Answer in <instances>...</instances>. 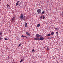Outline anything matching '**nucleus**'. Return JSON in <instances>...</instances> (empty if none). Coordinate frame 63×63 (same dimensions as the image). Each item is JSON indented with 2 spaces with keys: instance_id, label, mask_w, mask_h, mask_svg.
I'll return each mask as SVG.
<instances>
[{
  "instance_id": "obj_1",
  "label": "nucleus",
  "mask_w": 63,
  "mask_h": 63,
  "mask_svg": "<svg viewBox=\"0 0 63 63\" xmlns=\"http://www.w3.org/2000/svg\"><path fill=\"white\" fill-rule=\"evenodd\" d=\"M21 15L20 16V17L21 19H24L25 17V16H24L22 14H21Z\"/></svg>"
},
{
  "instance_id": "obj_2",
  "label": "nucleus",
  "mask_w": 63,
  "mask_h": 63,
  "mask_svg": "<svg viewBox=\"0 0 63 63\" xmlns=\"http://www.w3.org/2000/svg\"><path fill=\"white\" fill-rule=\"evenodd\" d=\"M44 39V38L42 35H41L40 38H39V40H43Z\"/></svg>"
},
{
  "instance_id": "obj_3",
  "label": "nucleus",
  "mask_w": 63,
  "mask_h": 63,
  "mask_svg": "<svg viewBox=\"0 0 63 63\" xmlns=\"http://www.w3.org/2000/svg\"><path fill=\"white\" fill-rule=\"evenodd\" d=\"M37 12L38 14H40V13H41V10L40 9H38L37 10Z\"/></svg>"
},
{
  "instance_id": "obj_4",
  "label": "nucleus",
  "mask_w": 63,
  "mask_h": 63,
  "mask_svg": "<svg viewBox=\"0 0 63 63\" xmlns=\"http://www.w3.org/2000/svg\"><path fill=\"white\" fill-rule=\"evenodd\" d=\"M36 38H40L41 35L39 34H36Z\"/></svg>"
},
{
  "instance_id": "obj_5",
  "label": "nucleus",
  "mask_w": 63,
  "mask_h": 63,
  "mask_svg": "<svg viewBox=\"0 0 63 63\" xmlns=\"http://www.w3.org/2000/svg\"><path fill=\"white\" fill-rule=\"evenodd\" d=\"M26 34L27 35H28L29 36H30V34L28 32H26Z\"/></svg>"
},
{
  "instance_id": "obj_6",
  "label": "nucleus",
  "mask_w": 63,
  "mask_h": 63,
  "mask_svg": "<svg viewBox=\"0 0 63 63\" xmlns=\"http://www.w3.org/2000/svg\"><path fill=\"white\" fill-rule=\"evenodd\" d=\"M34 40H39V38H36L34 39Z\"/></svg>"
},
{
  "instance_id": "obj_7",
  "label": "nucleus",
  "mask_w": 63,
  "mask_h": 63,
  "mask_svg": "<svg viewBox=\"0 0 63 63\" xmlns=\"http://www.w3.org/2000/svg\"><path fill=\"white\" fill-rule=\"evenodd\" d=\"M19 2V1H17V2H16V6H17L18 5V3Z\"/></svg>"
},
{
  "instance_id": "obj_8",
  "label": "nucleus",
  "mask_w": 63,
  "mask_h": 63,
  "mask_svg": "<svg viewBox=\"0 0 63 63\" xmlns=\"http://www.w3.org/2000/svg\"><path fill=\"white\" fill-rule=\"evenodd\" d=\"M40 24H38L36 26V27H40Z\"/></svg>"
},
{
  "instance_id": "obj_9",
  "label": "nucleus",
  "mask_w": 63,
  "mask_h": 63,
  "mask_svg": "<svg viewBox=\"0 0 63 63\" xmlns=\"http://www.w3.org/2000/svg\"><path fill=\"white\" fill-rule=\"evenodd\" d=\"M12 20L13 21H14V20H15V17H13V18L12 19Z\"/></svg>"
},
{
  "instance_id": "obj_10",
  "label": "nucleus",
  "mask_w": 63,
  "mask_h": 63,
  "mask_svg": "<svg viewBox=\"0 0 63 63\" xmlns=\"http://www.w3.org/2000/svg\"><path fill=\"white\" fill-rule=\"evenodd\" d=\"M25 27H27V23L25 24Z\"/></svg>"
},
{
  "instance_id": "obj_11",
  "label": "nucleus",
  "mask_w": 63,
  "mask_h": 63,
  "mask_svg": "<svg viewBox=\"0 0 63 63\" xmlns=\"http://www.w3.org/2000/svg\"><path fill=\"white\" fill-rule=\"evenodd\" d=\"M32 51L33 53H34L35 52V50H34V49H33L32 50Z\"/></svg>"
},
{
  "instance_id": "obj_12",
  "label": "nucleus",
  "mask_w": 63,
  "mask_h": 63,
  "mask_svg": "<svg viewBox=\"0 0 63 63\" xmlns=\"http://www.w3.org/2000/svg\"><path fill=\"white\" fill-rule=\"evenodd\" d=\"M52 32L51 33V35H53L54 34V32Z\"/></svg>"
},
{
  "instance_id": "obj_13",
  "label": "nucleus",
  "mask_w": 63,
  "mask_h": 63,
  "mask_svg": "<svg viewBox=\"0 0 63 63\" xmlns=\"http://www.w3.org/2000/svg\"><path fill=\"white\" fill-rule=\"evenodd\" d=\"M21 37H22V38H25L26 37V36L24 35H22Z\"/></svg>"
},
{
  "instance_id": "obj_14",
  "label": "nucleus",
  "mask_w": 63,
  "mask_h": 63,
  "mask_svg": "<svg viewBox=\"0 0 63 63\" xmlns=\"http://www.w3.org/2000/svg\"><path fill=\"white\" fill-rule=\"evenodd\" d=\"M50 36V34L49 33V34H47V36Z\"/></svg>"
},
{
  "instance_id": "obj_15",
  "label": "nucleus",
  "mask_w": 63,
  "mask_h": 63,
  "mask_svg": "<svg viewBox=\"0 0 63 63\" xmlns=\"http://www.w3.org/2000/svg\"><path fill=\"white\" fill-rule=\"evenodd\" d=\"M23 59H21V61H20V63H21L22 62V61H23Z\"/></svg>"
},
{
  "instance_id": "obj_16",
  "label": "nucleus",
  "mask_w": 63,
  "mask_h": 63,
  "mask_svg": "<svg viewBox=\"0 0 63 63\" xmlns=\"http://www.w3.org/2000/svg\"><path fill=\"white\" fill-rule=\"evenodd\" d=\"M9 7H10L9 6V5L8 4H7V8H9Z\"/></svg>"
},
{
  "instance_id": "obj_17",
  "label": "nucleus",
  "mask_w": 63,
  "mask_h": 63,
  "mask_svg": "<svg viewBox=\"0 0 63 63\" xmlns=\"http://www.w3.org/2000/svg\"><path fill=\"white\" fill-rule=\"evenodd\" d=\"M21 44L20 43L19 44V45L18 46V47H20V46H21Z\"/></svg>"
},
{
  "instance_id": "obj_18",
  "label": "nucleus",
  "mask_w": 63,
  "mask_h": 63,
  "mask_svg": "<svg viewBox=\"0 0 63 63\" xmlns=\"http://www.w3.org/2000/svg\"><path fill=\"white\" fill-rule=\"evenodd\" d=\"M56 30L58 31L59 30V29H58V28H56Z\"/></svg>"
},
{
  "instance_id": "obj_19",
  "label": "nucleus",
  "mask_w": 63,
  "mask_h": 63,
  "mask_svg": "<svg viewBox=\"0 0 63 63\" xmlns=\"http://www.w3.org/2000/svg\"><path fill=\"white\" fill-rule=\"evenodd\" d=\"M2 33V32H0V35H1Z\"/></svg>"
},
{
  "instance_id": "obj_20",
  "label": "nucleus",
  "mask_w": 63,
  "mask_h": 63,
  "mask_svg": "<svg viewBox=\"0 0 63 63\" xmlns=\"http://www.w3.org/2000/svg\"><path fill=\"white\" fill-rule=\"evenodd\" d=\"M44 13H45V12H44V11H43L42 12V14H44Z\"/></svg>"
},
{
  "instance_id": "obj_21",
  "label": "nucleus",
  "mask_w": 63,
  "mask_h": 63,
  "mask_svg": "<svg viewBox=\"0 0 63 63\" xmlns=\"http://www.w3.org/2000/svg\"><path fill=\"white\" fill-rule=\"evenodd\" d=\"M4 39H5V40H6V41H7V40H8V39H7L6 38H4Z\"/></svg>"
},
{
  "instance_id": "obj_22",
  "label": "nucleus",
  "mask_w": 63,
  "mask_h": 63,
  "mask_svg": "<svg viewBox=\"0 0 63 63\" xmlns=\"http://www.w3.org/2000/svg\"><path fill=\"white\" fill-rule=\"evenodd\" d=\"M42 16H41L40 17V19H42Z\"/></svg>"
},
{
  "instance_id": "obj_23",
  "label": "nucleus",
  "mask_w": 63,
  "mask_h": 63,
  "mask_svg": "<svg viewBox=\"0 0 63 63\" xmlns=\"http://www.w3.org/2000/svg\"><path fill=\"white\" fill-rule=\"evenodd\" d=\"M49 48H47V50H49Z\"/></svg>"
},
{
  "instance_id": "obj_24",
  "label": "nucleus",
  "mask_w": 63,
  "mask_h": 63,
  "mask_svg": "<svg viewBox=\"0 0 63 63\" xmlns=\"http://www.w3.org/2000/svg\"><path fill=\"white\" fill-rule=\"evenodd\" d=\"M2 40V38L1 37H0V40Z\"/></svg>"
},
{
  "instance_id": "obj_25",
  "label": "nucleus",
  "mask_w": 63,
  "mask_h": 63,
  "mask_svg": "<svg viewBox=\"0 0 63 63\" xmlns=\"http://www.w3.org/2000/svg\"><path fill=\"white\" fill-rule=\"evenodd\" d=\"M43 19H44L45 18V16H43Z\"/></svg>"
},
{
  "instance_id": "obj_26",
  "label": "nucleus",
  "mask_w": 63,
  "mask_h": 63,
  "mask_svg": "<svg viewBox=\"0 0 63 63\" xmlns=\"http://www.w3.org/2000/svg\"><path fill=\"white\" fill-rule=\"evenodd\" d=\"M56 33H57V35H58V32H56Z\"/></svg>"
},
{
  "instance_id": "obj_27",
  "label": "nucleus",
  "mask_w": 63,
  "mask_h": 63,
  "mask_svg": "<svg viewBox=\"0 0 63 63\" xmlns=\"http://www.w3.org/2000/svg\"><path fill=\"white\" fill-rule=\"evenodd\" d=\"M62 16H63V13H62Z\"/></svg>"
},
{
  "instance_id": "obj_28",
  "label": "nucleus",
  "mask_w": 63,
  "mask_h": 63,
  "mask_svg": "<svg viewBox=\"0 0 63 63\" xmlns=\"http://www.w3.org/2000/svg\"><path fill=\"white\" fill-rule=\"evenodd\" d=\"M25 37H26V38H27V36H26Z\"/></svg>"
},
{
  "instance_id": "obj_29",
  "label": "nucleus",
  "mask_w": 63,
  "mask_h": 63,
  "mask_svg": "<svg viewBox=\"0 0 63 63\" xmlns=\"http://www.w3.org/2000/svg\"><path fill=\"white\" fill-rule=\"evenodd\" d=\"M51 39H52V38H53V37H52L51 38Z\"/></svg>"
},
{
  "instance_id": "obj_30",
  "label": "nucleus",
  "mask_w": 63,
  "mask_h": 63,
  "mask_svg": "<svg viewBox=\"0 0 63 63\" xmlns=\"http://www.w3.org/2000/svg\"><path fill=\"white\" fill-rule=\"evenodd\" d=\"M55 29H56V28H55Z\"/></svg>"
},
{
  "instance_id": "obj_31",
  "label": "nucleus",
  "mask_w": 63,
  "mask_h": 63,
  "mask_svg": "<svg viewBox=\"0 0 63 63\" xmlns=\"http://www.w3.org/2000/svg\"><path fill=\"white\" fill-rule=\"evenodd\" d=\"M2 0H0V1H1Z\"/></svg>"
}]
</instances>
